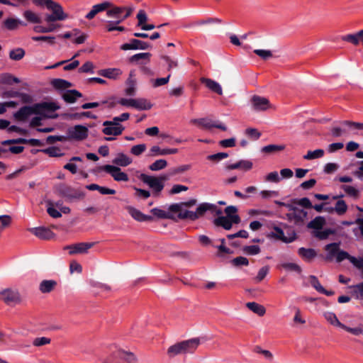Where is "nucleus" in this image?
<instances>
[{
    "instance_id": "obj_26",
    "label": "nucleus",
    "mask_w": 363,
    "mask_h": 363,
    "mask_svg": "<svg viewBox=\"0 0 363 363\" xmlns=\"http://www.w3.org/2000/svg\"><path fill=\"white\" fill-rule=\"evenodd\" d=\"M80 97H82V94L75 89L67 90L62 94L63 99L67 103H74L77 98Z\"/></svg>"
},
{
    "instance_id": "obj_45",
    "label": "nucleus",
    "mask_w": 363,
    "mask_h": 363,
    "mask_svg": "<svg viewBox=\"0 0 363 363\" xmlns=\"http://www.w3.org/2000/svg\"><path fill=\"white\" fill-rule=\"evenodd\" d=\"M264 180L269 183H279L281 180V178L279 177L277 172L274 171L265 175Z\"/></svg>"
},
{
    "instance_id": "obj_40",
    "label": "nucleus",
    "mask_w": 363,
    "mask_h": 363,
    "mask_svg": "<svg viewBox=\"0 0 363 363\" xmlns=\"http://www.w3.org/2000/svg\"><path fill=\"white\" fill-rule=\"evenodd\" d=\"M5 27L9 30H15L19 25L22 24V22L16 18H9L4 21Z\"/></svg>"
},
{
    "instance_id": "obj_10",
    "label": "nucleus",
    "mask_w": 363,
    "mask_h": 363,
    "mask_svg": "<svg viewBox=\"0 0 363 363\" xmlns=\"http://www.w3.org/2000/svg\"><path fill=\"white\" fill-rule=\"evenodd\" d=\"M41 104H46L49 106L46 109L45 115L42 113H34L33 115H36V116L33 117L30 121V125L31 127H35L40 125L41 124V121L46 118L52 117L51 113L58 108V106H56L54 103H41Z\"/></svg>"
},
{
    "instance_id": "obj_5",
    "label": "nucleus",
    "mask_w": 363,
    "mask_h": 363,
    "mask_svg": "<svg viewBox=\"0 0 363 363\" xmlns=\"http://www.w3.org/2000/svg\"><path fill=\"white\" fill-rule=\"evenodd\" d=\"M325 319L332 325L339 327L345 331L354 335L363 334V325H360L356 328H350L342 324L337 318V315L331 311H325L323 313Z\"/></svg>"
},
{
    "instance_id": "obj_33",
    "label": "nucleus",
    "mask_w": 363,
    "mask_h": 363,
    "mask_svg": "<svg viewBox=\"0 0 363 363\" xmlns=\"http://www.w3.org/2000/svg\"><path fill=\"white\" fill-rule=\"evenodd\" d=\"M23 17L31 23H41V18L38 14L30 11L26 10L23 12Z\"/></svg>"
},
{
    "instance_id": "obj_36",
    "label": "nucleus",
    "mask_w": 363,
    "mask_h": 363,
    "mask_svg": "<svg viewBox=\"0 0 363 363\" xmlns=\"http://www.w3.org/2000/svg\"><path fill=\"white\" fill-rule=\"evenodd\" d=\"M325 250L328 252V259H332L333 257L336 256L339 251V245L337 243H331L325 246Z\"/></svg>"
},
{
    "instance_id": "obj_37",
    "label": "nucleus",
    "mask_w": 363,
    "mask_h": 363,
    "mask_svg": "<svg viewBox=\"0 0 363 363\" xmlns=\"http://www.w3.org/2000/svg\"><path fill=\"white\" fill-rule=\"evenodd\" d=\"M259 196L262 200L267 201L278 197L279 192L277 191L264 189L259 191Z\"/></svg>"
},
{
    "instance_id": "obj_60",
    "label": "nucleus",
    "mask_w": 363,
    "mask_h": 363,
    "mask_svg": "<svg viewBox=\"0 0 363 363\" xmlns=\"http://www.w3.org/2000/svg\"><path fill=\"white\" fill-rule=\"evenodd\" d=\"M228 157V154L225 152H219L214 155H211L207 157V159L211 161L218 162Z\"/></svg>"
},
{
    "instance_id": "obj_61",
    "label": "nucleus",
    "mask_w": 363,
    "mask_h": 363,
    "mask_svg": "<svg viewBox=\"0 0 363 363\" xmlns=\"http://www.w3.org/2000/svg\"><path fill=\"white\" fill-rule=\"evenodd\" d=\"M254 52L263 60H267L272 56V53L268 50H255Z\"/></svg>"
},
{
    "instance_id": "obj_21",
    "label": "nucleus",
    "mask_w": 363,
    "mask_h": 363,
    "mask_svg": "<svg viewBox=\"0 0 363 363\" xmlns=\"http://www.w3.org/2000/svg\"><path fill=\"white\" fill-rule=\"evenodd\" d=\"M252 166L253 164L251 161L242 160L236 163L227 165L226 169L228 170L240 169L244 171H248L252 168Z\"/></svg>"
},
{
    "instance_id": "obj_3",
    "label": "nucleus",
    "mask_w": 363,
    "mask_h": 363,
    "mask_svg": "<svg viewBox=\"0 0 363 363\" xmlns=\"http://www.w3.org/2000/svg\"><path fill=\"white\" fill-rule=\"evenodd\" d=\"M237 208L233 206H228L225 209L226 216H220L214 220L215 225L222 226L225 230H230L233 223H238L240 221V217L236 214Z\"/></svg>"
},
{
    "instance_id": "obj_15",
    "label": "nucleus",
    "mask_w": 363,
    "mask_h": 363,
    "mask_svg": "<svg viewBox=\"0 0 363 363\" xmlns=\"http://www.w3.org/2000/svg\"><path fill=\"white\" fill-rule=\"evenodd\" d=\"M46 6L52 13L57 16V18H58L59 21H64L68 18V14L64 12L62 6L58 3L51 0Z\"/></svg>"
},
{
    "instance_id": "obj_35",
    "label": "nucleus",
    "mask_w": 363,
    "mask_h": 363,
    "mask_svg": "<svg viewBox=\"0 0 363 363\" xmlns=\"http://www.w3.org/2000/svg\"><path fill=\"white\" fill-rule=\"evenodd\" d=\"M324 155V150L317 149L313 151H308L307 154L303 156V159L306 160H312L317 158H321Z\"/></svg>"
},
{
    "instance_id": "obj_28",
    "label": "nucleus",
    "mask_w": 363,
    "mask_h": 363,
    "mask_svg": "<svg viewBox=\"0 0 363 363\" xmlns=\"http://www.w3.org/2000/svg\"><path fill=\"white\" fill-rule=\"evenodd\" d=\"M341 125L344 126H347L350 130H357L354 132V135H363V133H359L358 131L363 132V123H356L350 121H344L341 122Z\"/></svg>"
},
{
    "instance_id": "obj_56",
    "label": "nucleus",
    "mask_w": 363,
    "mask_h": 363,
    "mask_svg": "<svg viewBox=\"0 0 363 363\" xmlns=\"http://www.w3.org/2000/svg\"><path fill=\"white\" fill-rule=\"evenodd\" d=\"M352 258H354V257L351 256L347 252L342 250H339L336 255V260L338 262L347 259L352 263Z\"/></svg>"
},
{
    "instance_id": "obj_2",
    "label": "nucleus",
    "mask_w": 363,
    "mask_h": 363,
    "mask_svg": "<svg viewBox=\"0 0 363 363\" xmlns=\"http://www.w3.org/2000/svg\"><path fill=\"white\" fill-rule=\"evenodd\" d=\"M208 211L218 216L222 214V211L220 209H218L215 204L203 203L197 207L196 211L185 210L184 209L183 207L180 213L178 214V217L181 219H189L191 220H195L203 216L204 213Z\"/></svg>"
},
{
    "instance_id": "obj_54",
    "label": "nucleus",
    "mask_w": 363,
    "mask_h": 363,
    "mask_svg": "<svg viewBox=\"0 0 363 363\" xmlns=\"http://www.w3.org/2000/svg\"><path fill=\"white\" fill-rule=\"evenodd\" d=\"M162 58L167 64V70L170 71L172 69L177 68L178 67V62L177 60L172 59L167 55H164Z\"/></svg>"
},
{
    "instance_id": "obj_22",
    "label": "nucleus",
    "mask_w": 363,
    "mask_h": 363,
    "mask_svg": "<svg viewBox=\"0 0 363 363\" xmlns=\"http://www.w3.org/2000/svg\"><path fill=\"white\" fill-rule=\"evenodd\" d=\"M201 82L204 84L208 89H209L211 91L216 92V94L219 95L223 94V90L221 88V86L216 82V81L208 79V78H204L202 77L201 79Z\"/></svg>"
},
{
    "instance_id": "obj_32",
    "label": "nucleus",
    "mask_w": 363,
    "mask_h": 363,
    "mask_svg": "<svg viewBox=\"0 0 363 363\" xmlns=\"http://www.w3.org/2000/svg\"><path fill=\"white\" fill-rule=\"evenodd\" d=\"M272 237L280 240L286 243L291 242L294 238H288L284 235V231L279 227H274L272 233Z\"/></svg>"
},
{
    "instance_id": "obj_30",
    "label": "nucleus",
    "mask_w": 363,
    "mask_h": 363,
    "mask_svg": "<svg viewBox=\"0 0 363 363\" xmlns=\"http://www.w3.org/2000/svg\"><path fill=\"white\" fill-rule=\"evenodd\" d=\"M246 306L259 316H263L266 313L265 308L256 302H248L246 303Z\"/></svg>"
},
{
    "instance_id": "obj_50",
    "label": "nucleus",
    "mask_w": 363,
    "mask_h": 363,
    "mask_svg": "<svg viewBox=\"0 0 363 363\" xmlns=\"http://www.w3.org/2000/svg\"><path fill=\"white\" fill-rule=\"evenodd\" d=\"M110 9L107 11V16L108 17H119L120 14L124 11L123 6H113L112 5Z\"/></svg>"
},
{
    "instance_id": "obj_63",
    "label": "nucleus",
    "mask_w": 363,
    "mask_h": 363,
    "mask_svg": "<svg viewBox=\"0 0 363 363\" xmlns=\"http://www.w3.org/2000/svg\"><path fill=\"white\" fill-rule=\"evenodd\" d=\"M236 144V140L234 138L222 140L219 142V145L223 147H233Z\"/></svg>"
},
{
    "instance_id": "obj_42",
    "label": "nucleus",
    "mask_w": 363,
    "mask_h": 363,
    "mask_svg": "<svg viewBox=\"0 0 363 363\" xmlns=\"http://www.w3.org/2000/svg\"><path fill=\"white\" fill-rule=\"evenodd\" d=\"M167 166V162L165 160L160 159L157 160L151 164L149 167L152 171H159L164 169Z\"/></svg>"
},
{
    "instance_id": "obj_51",
    "label": "nucleus",
    "mask_w": 363,
    "mask_h": 363,
    "mask_svg": "<svg viewBox=\"0 0 363 363\" xmlns=\"http://www.w3.org/2000/svg\"><path fill=\"white\" fill-rule=\"evenodd\" d=\"M150 57L151 54L149 52H141L133 55L132 57H130L129 60L131 62H138L140 60H146L147 61H150Z\"/></svg>"
},
{
    "instance_id": "obj_58",
    "label": "nucleus",
    "mask_w": 363,
    "mask_h": 363,
    "mask_svg": "<svg viewBox=\"0 0 363 363\" xmlns=\"http://www.w3.org/2000/svg\"><path fill=\"white\" fill-rule=\"evenodd\" d=\"M308 279L311 286L315 288L319 293L323 291V287L315 276H310Z\"/></svg>"
},
{
    "instance_id": "obj_23",
    "label": "nucleus",
    "mask_w": 363,
    "mask_h": 363,
    "mask_svg": "<svg viewBox=\"0 0 363 363\" xmlns=\"http://www.w3.org/2000/svg\"><path fill=\"white\" fill-rule=\"evenodd\" d=\"M152 107V103L145 98L134 99L133 108L139 111L150 110Z\"/></svg>"
},
{
    "instance_id": "obj_31",
    "label": "nucleus",
    "mask_w": 363,
    "mask_h": 363,
    "mask_svg": "<svg viewBox=\"0 0 363 363\" xmlns=\"http://www.w3.org/2000/svg\"><path fill=\"white\" fill-rule=\"evenodd\" d=\"M30 232L35 236L42 239H48L51 235L50 230L43 227L32 228L30 229Z\"/></svg>"
},
{
    "instance_id": "obj_24",
    "label": "nucleus",
    "mask_w": 363,
    "mask_h": 363,
    "mask_svg": "<svg viewBox=\"0 0 363 363\" xmlns=\"http://www.w3.org/2000/svg\"><path fill=\"white\" fill-rule=\"evenodd\" d=\"M56 286L57 282L55 280H43L39 284V290L43 294H47L53 291Z\"/></svg>"
},
{
    "instance_id": "obj_46",
    "label": "nucleus",
    "mask_w": 363,
    "mask_h": 363,
    "mask_svg": "<svg viewBox=\"0 0 363 363\" xmlns=\"http://www.w3.org/2000/svg\"><path fill=\"white\" fill-rule=\"evenodd\" d=\"M341 189L350 196L353 198H357L359 194V191L355 187L350 185H342Z\"/></svg>"
},
{
    "instance_id": "obj_64",
    "label": "nucleus",
    "mask_w": 363,
    "mask_h": 363,
    "mask_svg": "<svg viewBox=\"0 0 363 363\" xmlns=\"http://www.w3.org/2000/svg\"><path fill=\"white\" fill-rule=\"evenodd\" d=\"M354 293L357 298L363 299V282L354 286Z\"/></svg>"
},
{
    "instance_id": "obj_38",
    "label": "nucleus",
    "mask_w": 363,
    "mask_h": 363,
    "mask_svg": "<svg viewBox=\"0 0 363 363\" xmlns=\"http://www.w3.org/2000/svg\"><path fill=\"white\" fill-rule=\"evenodd\" d=\"M324 224L325 219L321 216H318L308 223V228L319 230L322 228Z\"/></svg>"
},
{
    "instance_id": "obj_11",
    "label": "nucleus",
    "mask_w": 363,
    "mask_h": 363,
    "mask_svg": "<svg viewBox=\"0 0 363 363\" xmlns=\"http://www.w3.org/2000/svg\"><path fill=\"white\" fill-rule=\"evenodd\" d=\"M190 123L191 124L198 125L206 129H211V128H217L222 130H227V127L225 125L221 123H218L208 118L191 119L190 121Z\"/></svg>"
},
{
    "instance_id": "obj_16",
    "label": "nucleus",
    "mask_w": 363,
    "mask_h": 363,
    "mask_svg": "<svg viewBox=\"0 0 363 363\" xmlns=\"http://www.w3.org/2000/svg\"><path fill=\"white\" fill-rule=\"evenodd\" d=\"M125 209L127 210L128 213L130 215V216L138 222L152 220V216L144 214L140 210L135 208V207L128 206L125 207Z\"/></svg>"
},
{
    "instance_id": "obj_52",
    "label": "nucleus",
    "mask_w": 363,
    "mask_h": 363,
    "mask_svg": "<svg viewBox=\"0 0 363 363\" xmlns=\"http://www.w3.org/2000/svg\"><path fill=\"white\" fill-rule=\"evenodd\" d=\"M146 148L145 144L134 145L130 149V153L135 156H139L146 150Z\"/></svg>"
},
{
    "instance_id": "obj_25",
    "label": "nucleus",
    "mask_w": 363,
    "mask_h": 363,
    "mask_svg": "<svg viewBox=\"0 0 363 363\" xmlns=\"http://www.w3.org/2000/svg\"><path fill=\"white\" fill-rule=\"evenodd\" d=\"M102 132L107 135L118 136L122 134L125 128L123 126L104 125Z\"/></svg>"
},
{
    "instance_id": "obj_9",
    "label": "nucleus",
    "mask_w": 363,
    "mask_h": 363,
    "mask_svg": "<svg viewBox=\"0 0 363 363\" xmlns=\"http://www.w3.org/2000/svg\"><path fill=\"white\" fill-rule=\"evenodd\" d=\"M99 169L109 174L116 182H128L129 179L126 173L122 172L118 167L114 165L106 164L100 167Z\"/></svg>"
},
{
    "instance_id": "obj_14",
    "label": "nucleus",
    "mask_w": 363,
    "mask_h": 363,
    "mask_svg": "<svg viewBox=\"0 0 363 363\" xmlns=\"http://www.w3.org/2000/svg\"><path fill=\"white\" fill-rule=\"evenodd\" d=\"M150 47V45L146 42L138 40L131 39L128 43H124L121 46L122 50H147Z\"/></svg>"
},
{
    "instance_id": "obj_17",
    "label": "nucleus",
    "mask_w": 363,
    "mask_h": 363,
    "mask_svg": "<svg viewBox=\"0 0 363 363\" xmlns=\"http://www.w3.org/2000/svg\"><path fill=\"white\" fill-rule=\"evenodd\" d=\"M94 246L92 242H80L76 245L67 246V248L69 250L70 255L74 254H84L86 253L88 250Z\"/></svg>"
},
{
    "instance_id": "obj_55",
    "label": "nucleus",
    "mask_w": 363,
    "mask_h": 363,
    "mask_svg": "<svg viewBox=\"0 0 363 363\" xmlns=\"http://www.w3.org/2000/svg\"><path fill=\"white\" fill-rule=\"evenodd\" d=\"M352 264L361 272L362 277H363V255L352 258Z\"/></svg>"
},
{
    "instance_id": "obj_53",
    "label": "nucleus",
    "mask_w": 363,
    "mask_h": 363,
    "mask_svg": "<svg viewBox=\"0 0 363 363\" xmlns=\"http://www.w3.org/2000/svg\"><path fill=\"white\" fill-rule=\"evenodd\" d=\"M231 262L235 267L247 266L249 264L248 259L245 257H237L232 259Z\"/></svg>"
},
{
    "instance_id": "obj_62",
    "label": "nucleus",
    "mask_w": 363,
    "mask_h": 363,
    "mask_svg": "<svg viewBox=\"0 0 363 363\" xmlns=\"http://www.w3.org/2000/svg\"><path fill=\"white\" fill-rule=\"evenodd\" d=\"M50 342V339L45 337L35 338L33 345L35 347H40L43 345H48Z\"/></svg>"
},
{
    "instance_id": "obj_41",
    "label": "nucleus",
    "mask_w": 363,
    "mask_h": 363,
    "mask_svg": "<svg viewBox=\"0 0 363 363\" xmlns=\"http://www.w3.org/2000/svg\"><path fill=\"white\" fill-rule=\"evenodd\" d=\"M281 267L287 271L295 272L297 274L301 273V267L298 264L294 262H284L281 264Z\"/></svg>"
},
{
    "instance_id": "obj_18",
    "label": "nucleus",
    "mask_w": 363,
    "mask_h": 363,
    "mask_svg": "<svg viewBox=\"0 0 363 363\" xmlns=\"http://www.w3.org/2000/svg\"><path fill=\"white\" fill-rule=\"evenodd\" d=\"M342 40L350 43L353 45H362L363 46V30L355 33L347 34L342 36Z\"/></svg>"
},
{
    "instance_id": "obj_27",
    "label": "nucleus",
    "mask_w": 363,
    "mask_h": 363,
    "mask_svg": "<svg viewBox=\"0 0 363 363\" xmlns=\"http://www.w3.org/2000/svg\"><path fill=\"white\" fill-rule=\"evenodd\" d=\"M298 255L306 261L310 262L317 255L315 251L311 248L301 247L298 250Z\"/></svg>"
},
{
    "instance_id": "obj_7",
    "label": "nucleus",
    "mask_w": 363,
    "mask_h": 363,
    "mask_svg": "<svg viewBox=\"0 0 363 363\" xmlns=\"http://www.w3.org/2000/svg\"><path fill=\"white\" fill-rule=\"evenodd\" d=\"M139 178L144 183L147 184L156 193H160L163 189L164 182L168 179L167 176L156 177L147 175L145 174H141Z\"/></svg>"
},
{
    "instance_id": "obj_49",
    "label": "nucleus",
    "mask_w": 363,
    "mask_h": 363,
    "mask_svg": "<svg viewBox=\"0 0 363 363\" xmlns=\"http://www.w3.org/2000/svg\"><path fill=\"white\" fill-rule=\"evenodd\" d=\"M269 271V266H264L260 268L257 272V276L255 278V281L257 283L262 281L268 274Z\"/></svg>"
},
{
    "instance_id": "obj_13",
    "label": "nucleus",
    "mask_w": 363,
    "mask_h": 363,
    "mask_svg": "<svg viewBox=\"0 0 363 363\" xmlns=\"http://www.w3.org/2000/svg\"><path fill=\"white\" fill-rule=\"evenodd\" d=\"M251 101L254 110L257 111H264L272 108L269 101L264 97L254 96L252 98Z\"/></svg>"
},
{
    "instance_id": "obj_39",
    "label": "nucleus",
    "mask_w": 363,
    "mask_h": 363,
    "mask_svg": "<svg viewBox=\"0 0 363 363\" xmlns=\"http://www.w3.org/2000/svg\"><path fill=\"white\" fill-rule=\"evenodd\" d=\"M53 86L58 89H65L72 86V84L65 79H56L52 82Z\"/></svg>"
},
{
    "instance_id": "obj_59",
    "label": "nucleus",
    "mask_w": 363,
    "mask_h": 363,
    "mask_svg": "<svg viewBox=\"0 0 363 363\" xmlns=\"http://www.w3.org/2000/svg\"><path fill=\"white\" fill-rule=\"evenodd\" d=\"M137 18L138 21V26H140L142 28V26L145 25V23L147 21V16L145 11L140 10L138 13Z\"/></svg>"
},
{
    "instance_id": "obj_43",
    "label": "nucleus",
    "mask_w": 363,
    "mask_h": 363,
    "mask_svg": "<svg viewBox=\"0 0 363 363\" xmlns=\"http://www.w3.org/2000/svg\"><path fill=\"white\" fill-rule=\"evenodd\" d=\"M242 251L247 255H256L260 253L261 249L258 245H246L243 247Z\"/></svg>"
},
{
    "instance_id": "obj_4",
    "label": "nucleus",
    "mask_w": 363,
    "mask_h": 363,
    "mask_svg": "<svg viewBox=\"0 0 363 363\" xmlns=\"http://www.w3.org/2000/svg\"><path fill=\"white\" fill-rule=\"evenodd\" d=\"M49 106L46 104H35L33 106H25L21 108L13 115L14 118L18 121H24L34 113H42L45 115L46 108Z\"/></svg>"
},
{
    "instance_id": "obj_8",
    "label": "nucleus",
    "mask_w": 363,
    "mask_h": 363,
    "mask_svg": "<svg viewBox=\"0 0 363 363\" xmlns=\"http://www.w3.org/2000/svg\"><path fill=\"white\" fill-rule=\"evenodd\" d=\"M289 212L286 213L287 219L296 225L303 224L307 218V212L300 208L291 206H287Z\"/></svg>"
},
{
    "instance_id": "obj_29",
    "label": "nucleus",
    "mask_w": 363,
    "mask_h": 363,
    "mask_svg": "<svg viewBox=\"0 0 363 363\" xmlns=\"http://www.w3.org/2000/svg\"><path fill=\"white\" fill-rule=\"evenodd\" d=\"M113 162L118 166L126 167L132 163V160L123 153H118Z\"/></svg>"
},
{
    "instance_id": "obj_47",
    "label": "nucleus",
    "mask_w": 363,
    "mask_h": 363,
    "mask_svg": "<svg viewBox=\"0 0 363 363\" xmlns=\"http://www.w3.org/2000/svg\"><path fill=\"white\" fill-rule=\"evenodd\" d=\"M247 214L250 217H257L259 216H270L272 215V212L267 210L252 208L248 210Z\"/></svg>"
},
{
    "instance_id": "obj_12",
    "label": "nucleus",
    "mask_w": 363,
    "mask_h": 363,
    "mask_svg": "<svg viewBox=\"0 0 363 363\" xmlns=\"http://www.w3.org/2000/svg\"><path fill=\"white\" fill-rule=\"evenodd\" d=\"M88 128L82 125H77L68 129L67 134L69 138L82 140L88 136Z\"/></svg>"
},
{
    "instance_id": "obj_19",
    "label": "nucleus",
    "mask_w": 363,
    "mask_h": 363,
    "mask_svg": "<svg viewBox=\"0 0 363 363\" xmlns=\"http://www.w3.org/2000/svg\"><path fill=\"white\" fill-rule=\"evenodd\" d=\"M178 152L177 148L161 149L159 146L154 145L150 149L149 156L156 157L160 155H172Z\"/></svg>"
},
{
    "instance_id": "obj_34",
    "label": "nucleus",
    "mask_w": 363,
    "mask_h": 363,
    "mask_svg": "<svg viewBox=\"0 0 363 363\" xmlns=\"http://www.w3.org/2000/svg\"><path fill=\"white\" fill-rule=\"evenodd\" d=\"M125 94L127 96H134L137 91V80L127 79Z\"/></svg>"
},
{
    "instance_id": "obj_57",
    "label": "nucleus",
    "mask_w": 363,
    "mask_h": 363,
    "mask_svg": "<svg viewBox=\"0 0 363 363\" xmlns=\"http://www.w3.org/2000/svg\"><path fill=\"white\" fill-rule=\"evenodd\" d=\"M150 212L159 218H169L170 216L168 213L158 208H152Z\"/></svg>"
},
{
    "instance_id": "obj_20",
    "label": "nucleus",
    "mask_w": 363,
    "mask_h": 363,
    "mask_svg": "<svg viewBox=\"0 0 363 363\" xmlns=\"http://www.w3.org/2000/svg\"><path fill=\"white\" fill-rule=\"evenodd\" d=\"M122 73L123 72L119 68H108L99 71V74L101 76L114 80L117 79Z\"/></svg>"
},
{
    "instance_id": "obj_6",
    "label": "nucleus",
    "mask_w": 363,
    "mask_h": 363,
    "mask_svg": "<svg viewBox=\"0 0 363 363\" xmlns=\"http://www.w3.org/2000/svg\"><path fill=\"white\" fill-rule=\"evenodd\" d=\"M0 298L7 305H17L22 302V298L18 289L6 288L0 291Z\"/></svg>"
},
{
    "instance_id": "obj_1",
    "label": "nucleus",
    "mask_w": 363,
    "mask_h": 363,
    "mask_svg": "<svg viewBox=\"0 0 363 363\" xmlns=\"http://www.w3.org/2000/svg\"><path fill=\"white\" fill-rule=\"evenodd\" d=\"M199 345L200 339L197 337L184 340L171 345L167 349V353L170 358L186 353H193Z\"/></svg>"
},
{
    "instance_id": "obj_44",
    "label": "nucleus",
    "mask_w": 363,
    "mask_h": 363,
    "mask_svg": "<svg viewBox=\"0 0 363 363\" xmlns=\"http://www.w3.org/2000/svg\"><path fill=\"white\" fill-rule=\"evenodd\" d=\"M24 50L20 48L12 50L9 52V57L13 60H20L24 57Z\"/></svg>"
},
{
    "instance_id": "obj_48",
    "label": "nucleus",
    "mask_w": 363,
    "mask_h": 363,
    "mask_svg": "<svg viewBox=\"0 0 363 363\" xmlns=\"http://www.w3.org/2000/svg\"><path fill=\"white\" fill-rule=\"evenodd\" d=\"M335 212L338 215H343L347 210V206L343 200H339L337 201L335 206L334 207Z\"/></svg>"
}]
</instances>
